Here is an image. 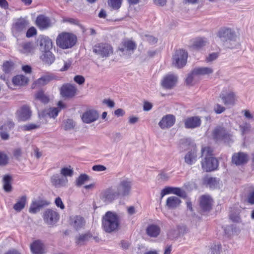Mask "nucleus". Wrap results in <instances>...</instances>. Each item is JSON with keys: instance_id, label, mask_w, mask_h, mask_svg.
<instances>
[{"instance_id": "obj_20", "label": "nucleus", "mask_w": 254, "mask_h": 254, "mask_svg": "<svg viewBox=\"0 0 254 254\" xmlns=\"http://www.w3.org/2000/svg\"><path fill=\"white\" fill-rule=\"evenodd\" d=\"M49 203L42 199H34L30 204L29 211L31 213L35 214L44 206L48 205Z\"/></svg>"}, {"instance_id": "obj_46", "label": "nucleus", "mask_w": 254, "mask_h": 254, "mask_svg": "<svg viewBox=\"0 0 254 254\" xmlns=\"http://www.w3.org/2000/svg\"><path fill=\"white\" fill-rule=\"evenodd\" d=\"M122 0H109L108 4L113 9H119L122 4Z\"/></svg>"}, {"instance_id": "obj_27", "label": "nucleus", "mask_w": 254, "mask_h": 254, "mask_svg": "<svg viewBox=\"0 0 254 254\" xmlns=\"http://www.w3.org/2000/svg\"><path fill=\"white\" fill-rule=\"evenodd\" d=\"M212 200L208 195H203L200 198V206L204 211H209L212 208Z\"/></svg>"}, {"instance_id": "obj_8", "label": "nucleus", "mask_w": 254, "mask_h": 254, "mask_svg": "<svg viewBox=\"0 0 254 254\" xmlns=\"http://www.w3.org/2000/svg\"><path fill=\"white\" fill-rule=\"evenodd\" d=\"M119 197L115 188L113 187L102 190L100 195V199L106 203L112 202Z\"/></svg>"}, {"instance_id": "obj_21", "label": "nucleus", "mask_w": 254, "mask_h": 254, "mask_svg": "<svg viewBox=\"0 0 254 254\" xmlns=\"http://www.w3.org/2000/svg\"><path fill=\"white\" fill-rule=\"evenodd\" d=\"M39 49L41 52L50 51L53 47L52 40L47 36H42L38 40Z\"/></svg>"}, {"instance_id": "obj_44", "label": "nucleus", "mask_w": 254, "mask_h": 254, "mask_svg": "<svg viewBox=\"0 0 254 254\" xmlns=\"http://www.w3.org/2000/svg\"><path fill=\"white\" fill-rule=\"evenodd\" d=\"M8 126L7 125H4L0 127V129L1 131L0 132V134L1 137L2 139L6 140L9 137V135L7 133V131H8L10 129V127H9V129H7V127Z\"/></svg>"}, {"instance_id": "obj_26", "label": "nucleus", "mask_w": 254, "mask_h": 254, "mask_svg": "<svg viewBox=\"0 0 254 254\" xmlns=\"http://www.w3.org/2000/svg\"><path fill=\"white\" fill-rule=\"evenodd\" d=\"M17 115L18 119L21 121H25L29 120L31 116L30 107L26 105L22 106L17 111Z\"/></svg>"}, {"instance_id": "obj_4", "label": "nucleus", "mask_w": 254, "mask_h": 254, "mask_svg": "<svg viewBox=\"0 0 254 254\" xmlns=\"http://www.w3.org/2000/svg\"><path fill=\"white\" fill-rule=\"evenodd\" d=\"M76 41V36L67 32L60 34L56 39L57 45L63 49L71 48L75 45Z\"/></svg>"}, {"instance_id": "obj_39", "label": "nucleus", "mask_w": 254, "mask_h": 254, "mask_svg": "<svg viewBox=\"0 0 254 254\" xmlns=\"http://www.w3.org/2000/svg\"><path fill=\"white\" fill-rule=\"evenodd\" d=\"M212 152L213 150L209 146H203L201 148V157H203L204 159L209 158V157H214Z\"/></svg>"}, {"instance_id": "obj_14", "label": "nucleus", "mask_w": 254, "mask_h": 254, "mask_svg": "<svg viewBox=\"0 0 254 254\" xmlns=\"http://www.w3.org/2000/svg\"><path fill=\"white\" fill-rule=\"evenodd\" d=\"M99 117L98 112L94 109H90L86 111L83 113L81 119L85 124H91L97 121Z\"/></svg>"}, {"instance_id": "obj_28", "label": "nucleus", "mask_w": 254, "mask_h": 254, "mask_svg": "<svg viewBox=\"0 0 254 254\" xmlns=\"http://www.w3.org/2000/svg\"><path fill=\"white\" fill-rule=\"evenodd\" d=\"M160 228L157 225L150 224L145 229L146 234L151 238H157L160 234Z\"/></svg>"}, {"instance_id": "obj_24", "label": "nucleus", "mask_w": 254, "mask_h": 254, "mask_svg": "<svg viewBox=\"0 0 254 254\" xmlns=\"http://www.w3.org/2000/svg\"><path fill=\"white\" fill-rule=\"evenodd\" d=\"M214 72V69L211 66H197L193 69V74L197 76H209Z\"/></svg>"}, {"instance_id": "obj_6", "label": "nucleus", "mask_w": 254, "mask_h": 254, "mask_svg": "<svg viewBox=\"0 0 254 254\" xmlns=\"http://www.w3.org/2000/svg\"><path fill=\"white\" fill-rule=\"evenodd\" d=\"M188 53L185 50L180 49L176 51L173 57L172 64L175 67L181 68L187 64Z\"/></svg>"}, {"instance_id": "obj_52", "label": "nucleus", "mask_w": 254, "mask_h": 254, "mask_svg": "<svg viewBox=\"0 0 254 254\" xmlns=\"http://www.w3.org/2000/svg\"><path fill=\"white\" fill-rule=\"evenodd\" d=\"M144 41L148 42L150 44H154L157 43V39L151 35H145L142 36Z\"/></svg>"}, {"instance_id": "obj_59", "label": "nucleus", "mask_w": 254, "mask_h": 254, "mask_svg": "<svg viewBox=\"0 0 254 254\" xmlns=\"http://www.w3.org/2000/svg\"><path fill=\"white\" fill-rule=\"evenodd\" d=\"M72 60L69 59L66 61H64V65L62 68H61V71L67 70L71 65Z\"/></svg>"}, {"instance_id": "obj_1", "label": "nucleus", "mask_w": 254, "mask_h": 254, "mask_svg": "<svg viewBox=\"0 0 254 254\" xmlns=\"http://www.w3.org/2000/svg\"><path fill=\"white\" fill-rule=\"evenodd\" d=\"M222 44L227 48H234L238 45L237 41V36L235 32L230 28H221L217 34Z\"/></svg>"}, {"instance_id": "obj_18", "label": "nucleus", "mask_w": 254, "mask_h": 254, "mask_svg": "<svg viewBox=\"0 0 254 254\" xmlns=\"http://www.w3.org/2000/svg\"><path fill=\"white\" fill-rule=\"evenodd\" d=\"M220 98L225 105L234 106L237 101L236 93L232 91H229L226 94L221 93L220 94Z\"/></svg>"}, {"instance_id": "obj_35", "label": "nucleus", "mask_w": 254, "mask_h": 254, "mask_svg": "<svg viewBox=\"0 0 254 254\" xmlns=\"http://www.w3.org/2000/svg\"><path fill=\"white\" fill-rule=\"evenodd\" d=\"M28 78L23 75H18L14 77L12 79L13 84L17 86H23L28 82Z\"/></svg>"}, {"instance_id": "obj_17", "label": "nucleus", "mask_w": 254, "mask_h": 254, "mask_svg": "<svg viewBox=\"0 0 254 254\" xmlns=\"http://www.w3.org/2000/svg\"><path fill=\"white\" fill-rule=\"evenodd\" d=\"M218 162L214 157H209L201 161V166L202 169L206 172L212 171L218 167Z\"/></svg>"}, {"instance_id": "obj_55", "label": "nucleus", "mask_w": 254, "mask_h": 254, "mask_svg": "<svg viewBox=\"0 0 254 254\" xmlns=\"http://www.w3.org/2000/svg\"><path fill=\"white\" fill-rule=\"evenodd\" d=\"M41 125L40 124H29L23 126L24 130H30L39 128Z\"/></svg>"}, {"instance_id": "obj_10", "label": "nucleus", "mask_w": 254, "mask_h": 254, "mask_svg": "<svg viewBox=\"0 0 254 254\" xmlns=\"http://www.w3.org/2000/svg\"><path fill=\"white\" fill-rule=\"evenodd\" d=\"M77 89L74 85L71 84H64L60 89V93L62 97L66 98H72L77 93Z\"/></svg>"}, {"instance_id": "obj_3", "label": "nucleus", "mask_w": 254, "mask_h": 254, "mask_svg": "<svg viewBox=\"0 0 254 254\" xmlns=\"http://www.w3.org/2000/svg\"><path fill=\"white\" fill-rule=\"evenodd\" d=\"M132 186L131 179L128 178H122L115 188L119 196L123 198L128 196L130 194Z\"/></svg>"}, {"instance_id": "obj_37", "label": "nucleus", "mask_w": 254, "mask_h": 254, "mask_svg": "<svg viewBox=\"0 0 254 254\" xmlns=\"http://www.w3.org/2000/svg\"><path fill=\"white\" fill-rule=\"evenodd\" d=\"M26 202V196L25 195L20 197L13 206V209L17 212H20L25 207Z\"/></svg>"}, {"instance_id": "obj_33", "label": "nucleus", "mask_w": 254, "mask_h": 254, "mask_svg": "<svg viewBox=\"0 0 254 254\" xmlns=\"http://www.w3.org/2000/svg\"><path fill=\"white\" fill-rule=\"evenodd\" d=\"M52 77L50 75L43 76L35 81L32 85V88L41 87L48 84L52 80Z\"/></svg>"}, {"instance_id": "obj_13", "label": "nucleus", "mask_w": 254, "mask_h": 254, "mask_svg": "<svg viewBox=\"0 0 254 254\" xmlns=\"http://www.w3.org/2000/svg\"><path fill=\"white\" fill-rule=\"evenodd\" d=\"M213 136L217 140L229 141L231 135L224 127H218L213 130Z\"/></svg>"}, {"instance_id": "obj_58", "label": "nucleus", "mask_w": 254, "mask_h": 254, "mask_svg": "<svg viewBox=\"0 0 254 254\" xmlns=\"http://www.w3.org/2000/svg\"><path fill=\"white\" fill-rule=\"evenodd\" d=\"M74 81L79 85H82L84 83L85 79V78L80 75H77L74 76L73 78Z\"/></svg>"}, {"instance_id": "obj_9", "label": "nucleus", "mask_w": 254, "mask_h": 254, "mask_svg": "<svg viewBox=\"0 0 254 254\" xmlns=\"http://www.w3.org/2000/svg\"><path fill=\"white\" fill-rule=\"evenodd\" d=\"M58 105V108H50L40 113L39 114L40 119L41 120L46 117L55 118L58 116L61 109L65 107L64 104L62 101H59Z\"/></svg>"}, {"instance_id": "obj_50", "label": "nucleus", "mask_w": 254, "mask_h": 254, "mask_svg": "<svg viewBox=\"0 0 254 254\" xmlns=\"http://www.w3.org/2000/svg\"><path fill=\"white\" fill-rule=\"evenodd\" d=\"M172 193L183 198H185L187 196L186 192L178 188H173Z\"/></svg>"}, {"instance_id": "obj_43", "label": "nucleus", "mask_w": 254, "mask_h": 254, "mask_svg": "<svg viewBox=\"0 0 254 254\" xmlns=\"http://www.w3.org/2000/svg\"><path fill=\"white\" fill-rule=\"evenodd\" d=\"M191 142L190 139L183 138L181 139L179 143V147L182 150H186L189 148Z\"/></svg>"}, {"instance_id": "obj_31", "label": "nucleus", "mask_w": 254, "mask_h": 254, "mask_svg": "<svg viewBox=\"0 0 254 254\" xmlns=\"http://www.w3.org/2000/svg\"><path fill=\"white\" fill-rule=\"evenodd\" d=\"M42 53V54L40 56V59L45 64L50 65L54 63L55 58L50 51Z\"/></svg>"}, {"instance_id": "obj_30", "label": "nucleus", "mask_w": 254, "mask_h": 254, "mask_svg": "<svg viewBox=\"0 0 254 254\" xmlns=\"http://www.w3.org/2000/svg\"><path fill=\"white\" fill-rule=\"evenodd\" d=\"M96 239L90 232H87L77 236L75 238L76 243L79 245H82L90 241L91 239Z\"/></svg>"}, {"instance_id": "obj_64", "label": "nucleus", "mask_w": 254, "mask_h": 254, "mask_svg": "<svg viewBox=\"0 0 254 254\" xmlns=\"http://www.w3.org/2000/svg\"><path fill=\"white\" fill-rule=\"evenodd\" d=\"M247 200L248 203L250 204H254V190H253L249 193L247 197Z\"/></svg>"}, {"instance_id": "obj_7", "label": "nucleus", "mask_w": 254, "mask_h": 254, "mask_svg": "<svg viewBox=\"0 0 254 254\" xmlns=\"http://www.w3.org/2000/svg\"><path fill=\"white\" fill-rule=\"evenodd\" d=\"M29 22L26 19L20 18L13 24L12 32L15 37H18L24 33L29 26Z\"/></svg>"}, {"instance_id": "obj_60", "label": "nucleus", "mask_w": 254, "mask_h": 254, "mask_svg": "<svg viewBox=\"0 0 254 254\" xmlns=\"http://www.w3.org/2000/svg\"><path fill=\"white\" fill-rule=\"evenodd\" d=\"M214 110L216 114H219L225 111V108L219 104H217L214 106Z\"/></svg>"}, {"instance_id": "obj_29", "label": "nucleus", "mask_w": 254, "mask_h": 254, "mask_svg": "<svg viewBox=\"0 0 254 254\" xmlns=\"http://www.w3.org/2000/svg\"><path fill=\"white\" fill-rule=\"evenodd\" d=\"M197 159V150L195 148L189 151L185 156L184 159L186 163L191 165L195 162Z\"/></svg>"}, {"instance_id": "obj_16", "label": "nucleus", "mask_w": 254, "mask_h": 254, "mask_svg": "<svg viewBox=\"0 0 254 254\" xmlns=\"http://www.w3.org/2000/svg\"><path fill=\"white\" fill-rule=\"evenodd\" d=\"M176 121L175 117L171 114L163 116L158 123V126L162 129H166L172 127Z\"/></svg>"}, {"instance_id": "obj_48", "label": "nucleus", "mask_w": 254, "mask_h": 254, "mask_svg": "<svg viewBox=\"0 0 254 254\" xmlns=\"http://www.w3.org/2000/svg\"><path fill=\"white\" fill-rule=\"evenodd\" d=\"M23 50L22 52L24 54H29L33 52L34 48L32 44L31 43H26L23 44L22 46Z\"/></svg>"}, {"instance_id": "obj_40", "label": "nucleus", "mask_w": 254, "mask_h": 254, "mask_svg": "<svg viewBox=\"0 0 254 254\" xmlns=\"http://www.w3.org/2000/svg\"><path fill=\"white\" fill-rule=\"evenodd\" d=\"M35 99L46 104L49 101V98L43 91H39L35 94Z\"/></svg>"}, {"instance_id": "obj_12", "label": "nucleus", "mask_w": 254, "mask_h": 254, "mask_svg": "<svg viewBox=\"0 0 254 254\" xmlns=\"http://www.w3.org/2000/svg\"><path fill=\"white\" fill-rule=\"evenodd\" d=\"M43 219L47 224L53 225L59 220V215L55 210L47 209L43 213Z\"/></svg>"}, {"instance_id": "obj_41", "label": "nucleus", "mask_w": 254, "mask_h": 254, "mask_svg": "<svg viewBox=\"0 0 254 254\" xmlns=\"http://www.w3.org/2000/svg\"><path fill=\"white\" fill-rule=\"evenodd\" d=\"M61 175L67 178V177H71L73 174V170L70 166L66 167H64L60 171Z\"/></svg>"}, {"instance_id": "obj_57", "label": "nucleus", "mask_w": 254, "mask_h": 254, "mask_svg": "<svg viewBox=\"0 0 254 254\" xmlns=\"http://www.w3.org/2000/svg\"><path fill=\"white\" fill-rule=\"evenodd\" d=\"M245 117L249 120L254 121V114L251 113L249 110H245L242 111Z\"/></svg>"}, {"instance_id": "obj_25", "label": "nucleus", "mask_w": 254, "mask_h": 254, "mask_svg": "<svg viewBox=\"0 0 254 254\" xmlns=\"http://www.w3.org/2000/svg\"><path fill=\"white\" fill-rule=\"evenodd\" d=\"M36 25L40 29H45L51 26L50 18L43 15L38 16L36 20Z\"/></svg>"}, {"instance_id": "obj_22", "label": "nucleus", "mask_w": 254, "mask_h": 254, "mask_svg": "<svg viewBox=\"0 0 254 254\" xmlns=\"http://www.w3.org/2000/svg\"><path fill=\"white\" fill-rule=\"evenodd\" d=\"M201 123V119L198 116L189 117L184 121L185 127L186 128H194L199 127Z\"/></svg>"}, {"instance_id": "obj_2", "label": "nucleus", "mask_w": 254, "mask_h": 254, "mask_svg": "<svg viewBox=\"0 0 254 254\" xmlns=\"http://www.w3.org/2000/svg\"><path fill=\"white\" fill-rule=\"evenodd\" d=\"M120 225V217L115 212L108 211L102 217V228L107 233L118 231Z\"/></svg>"}, {"instance_id": "obj_11", "label": "nucleus", "mask_w": 254, "mask_h": 254, "mask_svg": "<svg viewBox=\"0 0 254 254\" xmlns=\"http://www.w3.org/2000/svg\"><path fill=\"white\" fill-rule=\"evenodd\" d=\"M136 48L135 43L131 40H128L122 42L119 50L123 53L124 55L130 56L133 54Z\"/></svg>"}, {"instance_id": "obj_63", "label": "nucleus", "mask_w": 254, "mask_h": 254, "mask_svg": "<svg viewBox=\"0 0 254 254\" xmlns=\"http://www.w3.org/2000/svg\"><path fill=\"white\" fill-rule=\"evenodd\" d=\"M37 33L36 29L34 27H31L29 29H28L26 32V37H31L34 35H36Z\"/></svg>"}, {"instance_id": "obj_61", "label": "nucleus", "mask_w": 254, "mask_h": 254, "mask_svg": "<svg viewBox=\"0 0 254 254\" xmlns=\"http://www.w3.org/2000/svg\"><path fill=\"white\" fill-rule=\"evenodd\" d=\"M12 69V64L8 62L4 63L2 66V69L5 73H8Z\"/></svg>"}, {"instance_id": "obj_15", "label": "nucleus", "mask_w": 254, "mask_h": 254, "mask_svg": "<svg viewBox=\"0 0 254 254\" xmlns=\"http://www.w3.org/2000/svg\"><path fill=\"white\" fill-rule=\"evenodd\" d=\"M178 81V76L174 74L165 76L161 82L162 86L165 89H171L174 87Z\"/></svg>"}, {"instance_id": "obj_23", "label": "nucleus", "mask_w": 254, "mask_h": 254, "mask_svg": "<svg viewBox=\"0 0 254 254\" xmlns=\"http://www.w3.org/2000/svg\"><path fill=\"white\" fill-rule=\"evenodd\" d=\"M51 182L55 187L59 188L65 186L68 182V180L66 178L57 174L51 177Z\"/></svg>"}, {"instance_id": "obj_56", "label": "nucleus", "mask_w": 254, "mask_h": 254, "mask_svg": "<svg viewBox=\"0 0 254 254\" xmlns=\"http://www.w3.org/2000/svg\"><path fill=\"white\" fill-rule=\"evenodd\" d=\"M195 76H198L197 74H193V69L191 71V72L189 74L188 77L186 78V81L187 84L190 85L192 83L194 79Z\"/></svg>"}, {"instance_id": "obj_53", "label": "nucleus", "mask_w": 254, "mask_h": 254, "mask_svg": "<svg viewBox=\"0 0 254 254\" xmlns=\"http://www.w3.org/2000/svg\"><path fill=\"white\" fill-rule=\"evenodd\" d=\"M221 251V245L220 244H214L211 247L212 254H220Z\"/></svg>"}, {"instance_id": "obj_32", "label": "nucleus", "mask_w": 254, "mask_h": 254, "mask_svg": "<svg viewBox=\"0 0 254 254\" xmlns=\"http://www.w3.org/2000/svg\"><path fill=\"white\" fill-rule=\"evenodd\" d=\"M30 249L33 254H43L44 245L40 241H36L30 245Z\"/></svg>"}, {"instance_id": "obj_38", "label": "nucleus", "mask_w": 254, "mask_h": 254, "mask_svg": "<svg viewBox=\"0 0 254 254\" xmlns=\"http://www.w3.org/2000/svg\"><path fill=\"white\" fill-rule=\"evenodd\" d=\"M11 181L12 178L10 176H4L3 178V188L6 192H10L12 190Z\"/></svg>"}, {"instance_id": "obj_51", "label": "nucleus", "mask_w": 254, "mask_h": 254, "mask_svg": "<svg viewBox=\"0 0 254 254\" xmlns=\"http://www.w3.org/2000/svg\"><path fill=\"white\" fill-rule=\"evenodd\" d=\"M74 127L73 121L71 119H67L64 123V128L65 130H68L73 128Z\"/></svg>"}, {"instance_id": "obj_45", "label": "nucleus", "mask_w": 254, "mask_h": 254, "mask_svg": "<svg viewBox=\"0 0 254 254\" xmlns=\"http://www.w3.org/2000/svg\"><path fill=\"white\" fill-rule=\"evenodd\" d=\"M89 180V176L86 174H81L76 181V185L80 187L84 184L87 181Z\"/></svg>"}, {"instance_id": "obj_47", "label": "nucleus", "mask_w": 254, "mask_h": 254, "mask_svg": "<svg viewBox=\"0 0 254 254\" xmlns=\"http://www.w3.org/2000/svg\"><path fill=\"white\" fill-rule=\"evenodd\" d=\"M209 187L212 189L216 188L218 184V181L214 178H208L205 180Z\"/></svg>"}, {"instance_id": "obj_62", "label": "nucleus", "mask_w": 254, "mask_h": 254, "mask_svg": "<svg viewBox=\"0 0 254 254\" xmlns=\"http://www.w3.org/2000/svg\"><path fill=\"white\" fill-rule=\"evenodd\" d=\"M218 57L217 53H212L208 55L206 58V61L207 63L212 62L215 60Z\"/></svg>"}, {"instance_id": "obj_34", "label": "nucleus", "mask_w": 254, "mask_h": 254, "mask_svg": "<svg viewBox=\"0 0 254 254\" xmlns=\"http://www.w3.org/2000/svg\"><path fill=\"white\" fill-rule=\"evenodd\" d=\"M181 200L177 196H172L169 197L166 200V206L170 209H174L178 207Z\"/></svg>"}, {"instance_id": "obj_36", "label": "nucleus", "mask_w": 254, "mask_h": 254, "mask_svg": "<svg viewBox=\"0 0 254 254\" xmlns=\"http://www.w3.org/2000/svg\"><path fill=\"white\" fill-rule=\"evenodd\" d=\"M85 223V220L82 217L76 216L73 217L71 224L75 229L78 230L83 227Z\"/></svg>"}, {"instance_id": "obj_49", "label": "nucleus", "mask_w": 254, "mask_h": 254, "mask_svg": "<svg viewBox=\"0 0 254 254\" xmlns=\"http://www.w3.org/2000/svg\"><path fill=\"white\" fill-rule=\"evenodd\" d=\"M240 129L243 135L249 132L251 129V126L248 123H245L240 126Z\"/></svg>"}, {"instance_id": "obj_5", "label": "nucleus", "mask_w": 254, "mask_h": 254, "mask_svg": "<svg viewBox=\"0 0 254 254\" xmlns=\"http://www.w3.org/2000/svg\"><path fill=\"white\" fill-rule=\"evenodd\" d=\"M93 51L102 58L108 57L113 53L112 47L109 44L104 43L96 44L93 47Z\"/></svg>"}, {"instance_id": "obj_54", "label": "nucleus", "mask_w": 254, "mask_h": 254, "mask_svg": "<svg viewBox=\"0 0 254 254\" xmlns=\"http://www.w3.org/2000/svg\"><path fill=\"white\" fill-rule=\"evenodd\" d=\"M170 176L165 172H161L157 176L158 180L160 182H165L169 180Z\"/></svg>"}, {"instance_id": "obj_42", "label": "nucleus", "mask_w": 254, "mask_h": 254, "mask_svg": "<svg viewBox=\"0 0 254 254\" xmlns=\"http://www.w3.org/2000/svg\"><path fill=\"white\" fill-rule=\"evenodd\" d=\"M207 44L206 39L199 38L196 39L193 44V47L196 49H199L205 46Z\"/></svg>"}, {"instance_id": "obj_19", "label": "nucleus", "mask_w": 254, "mask_h": 254, "mask_svg": "<svg viewBox=\"0 0 254 254\" xmlns=\"http://www.w3.org/2000/svg\"><path fill=\"white\" fill-rule=\"evenodd\" d=\"M249 160L248 154L240 152L234 153L232 157V162L237 166H241L246 164Z\"/></svg>"}]
</instances>
